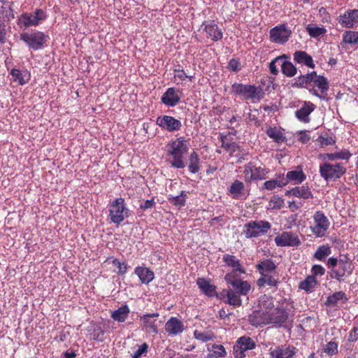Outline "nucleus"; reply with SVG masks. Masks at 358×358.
Returning <instances> with one entry per match:
<instances>
[{
  "mask_svg": "<svg viewBox=\"0 0 358 358\" xmlns=\"http://www.w3.org/2000/svg\"><path fill=\"white\" fill-rule=\"evenodd\" d=\"M259 306L261 310L254 312L249 316V321L253 326L266 324H280L287 320V312L283 308H274L273 300L268 296H261Z\"/></svg>",
  "mask_w": 358,
  "mask_h": 358,
  "instance_id": "1",
  "label": "nucleus"
},
{
  "mask_svg": "<svg viewBox=\"0 0 358 358\" xmlns=\"http://www.w3.org/2000/svg\"><path fill=\"white\" fill-rule=\"evenodd\" d=\"M167 147V152L172 158L170 161L171 166L177 169L184 168L185 164L183 161V157L189 150L188 141L184 137H179L170 141Z\"/></svg>",
  "mask_w": 358,
  "mask_h": 358,
  "instance_id": "2",
  "label": "nucleus"
},
{
  "mask_svg": "<svg viewBox=\"0 0 358 358\" xmlns=\"http://www.w3.org/2000/svg\"><path fill=\"white\" fill-rule=\"evenodd\" d=\"M327 265L331 268V276L339 281L343 280L345 276L350 275L353 267L351 262L346 257H341L339 259L331 257L329 259Z\"/></svg>",
  "mask_w": 358,
  "mask_h": 358,
  "instance_id": "3",
  "label": "nucleus"
},
{
  "mask_svg": "<svg viewBox=\"0 0 358 358\" xmlns=\"http://www.w3.org/2000/svg\"><path fill=\"white\" fill-rule=\"evenodd\" d=\"M109 218L111 222L120 224L129 216V209L126 207L124 200L117 198L108 205Z\"/></svg>",
  "mask_w": 358,
  "mask_h": 358,
  "instance_id": "4",
  "label": "nucleus"
},
{
  "mask_svg": "<svg viewBox=\"0 0 358 358\" xmlns=\"http://www.w3.org/2000/svg\"><path fill=\"white\" fill-rule=\"evenodd\" d=\"M345 171L346 169L341 163L324 162L320 166V175L327 181L340 178Z\"/></svg>",
  "mask_w": 358,
  "mask_h": 358,
  "instance_id": "5",
  "label": "nucleus"
},
{
  "mask_svg": "<svg viewBox=\"0 0 358 358\" xmlns=\"http://www.w3.org/2000/svg\"><path fill=\"white\" fill-rule=\"evenodd\" d=\"M20 39L23 41L29 48L34 50H40L46 43L48 36L42 31L24 32L20 34Z\"/></svg>",
  "mask_w": 358,
  "mask_h": 358,
  "instance_id": "6",
  "label": "nucleus"
},
{
  "mask_svg": "<svg viewBox=\"0 0 358 358\" xmlns=\"http://www.w3.org/2000/svg\"><path fill=\"white\" fill-rule=\"evenodd\" d=\"M271 227L267 221H251L245 224L243 233L247 238H255L266 234Z\"/></svg>",
  "mask_w": 358,
  "mask_h": 358,
  "instance_id": "7",
  "label": "nucleus"
},
{
  "mask_svg": "<svg viewBox=\"0 0 358 358\" xmlns=\"http://www.w3.org/2000/svg\"><path fill=\"white\" fill-rule=\"evenodd\" d=\"M269 171L268 169L257 166L253 162H249L244 166L243 178L245 182L252 180H264Z\"/></svg>",
  "mask_w": 358,
  "mask_h": 358,
  "instance_id": "8",
  "label": "nucleus"
},
{
  "mask_svg": "<svg viewBox=\"0 0 358 358\" xmlns=\"http://www.w3.org/2000/svg\"><path fill=\"white\" fill-rule=\"evenodd\" d=\"M329 225L330 222L327 216L321 211H317L313 215V223L310 226V229L316 237H323Z\"/></svg>",
  "mask_w": 358,
  "mask_h": 358,
  "instance_id": "9",
  "label": "nucleus"
},
{
  "mask_svg": "<svg viewBox=\"0 0 358 358\" xmlns=\"http://www.w3.org/2000/svg\"><path fill=\"white\" fill-rule=\"evenodd\" d=\"M46 15L42 10H36L34 13H24L17 20V24L20 27H29L37 26L41 22L45 20Z\"/></svg>",
  "mask_w": 358,
  "mask_h": 358,
  "instance_id": "10",
  "label": "nucleus"
},
{
  "mask_svg": "<svg viewBox=\"0 0 358 358\" xmlns=\"http://www.w3.org/2000/svg\"><path fill=\"white\" fill-rule=\"evenodd\" d=\"M231 92L245 99H259L260 91L253 85L234 83L231 86Z\"/></svg>",
  "mask_w": 358,
  "mask_h": 358,
  "instance_id": "11",
  "label": "nucleus"
},
{
  "mask_svg": "<svg viewBox=\"0 0 358 358\" xmlns=\"http://www.w3.org/2000/svg\"><path fill=\"white\" fill-rule=\"evenodd\" d=\"M255 342L250 337L242 336L239 338L234 346V355L236 358H243L245 356V351L255 348Z\"/></svg>",
  "mask_w": 358,
  "mask_h": 358,
  "instance_id": "12",
  "label": "nucleus"
},
{
  "mask_svg": "<svg viewBox=\"0 0 358 358\" xmlns=\"http://www.w3.org/2000/svg\"><path fill=\"white\" fill-rule=\"evenodd\" d=\"M291 33L285 24H280L270 30V38L272 42L283 44L288 41Z\"/></svg>",
  "mask_w": 358,
  "mask_h": 358,
  "instance_id": "13",
  "label": "nucleus"
},
{
  "mask_svg": "<svg viewBox=\"0 0 358 358\" xmlns=\"http://www.w3.org/2000/svg\"><path fill=\"white\" fill-rule=\"evenodd\" d=\"M228 194L234 199L243 200L249 196L250 190L243 182L236 180L228 188Z\"/></svg>",
  "mask_w": 358,
  "mask_h": 358,
  "instance_id": "14",
  "label": "nucleus"
},
{
  "mask_svg": "<svg viewBox=\"0 0 358 358\" xmlns=\"http://www.w3.org/2000/svg\"><path fill=\"white\" fill-rule=\"evenodd\" d=\"M156 123L163 129L170 132L178 131L182 127V123L179 120L169 115L158 117Z\"/></svg>",
  "mask_w": 358,
  "mask_h": 358,
  "instance_id": "15",
  "label": "nucleus"
},
{
  "mask_svg": "<svg viewBox=\"0 0 358 358\" xmlns=\"http://www.w3.org/2000/svg\"><path fill=\"white\" fill-rule=\"evenodd\" d=\"M224 279L240 295H247L251 289V286L248 281L235 279L232 273L227 274Z\"/></svg>",
  "mask_w": 358,
  "mask_h": 358,
  "instance_id": "16",
  "label": "nucleus"
},
{
  "mask_svg": "<svg viewBox=\"0 0 358 358\" xmlns=\"http://www.w3.org/2000/svg\"><path fill=\"white\" fill-rule=\"evenodd\" d=\"M296 353V348L292 345H278L269 349L271 358H292Z\"/></svg>",
  "mask_w": 358,
  "mask_h": 358,
  "instance_id": "17",
  "label": "nucleus"
},
{
  "mask_svg": "<svg viewBox=\"0 0 358 358\" xmlns=\"http://www.w3.org/2000/svg\"><path fill=\"white\" fill-rule=\"evenodd\" d=\"M329 89V83L324 77L318 76L315 72H313V80L311 82V88L310 91L313 94L320 97L319 92L321 93L326 92Z\"/></svg>",
  "mask_w": 358,
  "mask_h": 358,
  "instance_id": "18",
  "label": "nucleus"
},
{
  "mask_svg": "<svg viewBox=\"0 0 358 358\" xmlns=\"http://www.w3.org/2000/svg\"><path fill=\"white\" fill-rule=\"evenodd\" d=\"M275 243L278 246H296L300 243L297 235L292 232H283L275 238Z\"/></svg>",
  "mask_w": 358,
  "mask_h": 358,
  "instance_id": "19",
  "label": "nucleus"
},
{
  "mask_svg": "<svg viewBox=\"0 0 358 358\" xmlns=\"http://www.w3.org/2000/svg\"><path fill=\"white\" fill-rule=\"evenodd\" d=\"M158 313H152L143 315L141 317L142 322V329L149 334H156L158 332L156 320L154 318L158 317Z\"/></svg>",
  "mask_w": 358,
  "mask_h": 358,
  "instance_id": "20",
  "label": "nucleus"
},
{
  "mask_svg": "<svg viewBox=\"0 0 358 358\" xmlns=\"http://www.w3.org/2000/svg\"><path fill=\"white\" fill-rule=\"evenodd\" d=\"M180 99V92L178 90L173 87L167 89L166 92L162 96V101L168 106H176Z\"/></svg>",
  "mask_w": 358,
  "mask_h": 358,
  "instance_id": "21",
  "label": "nucleus"
},
{
  "mask_svg": "<svg viewBox=\"0 0 358 358\" xmlns=\"http://www.w3.org/2000/svg\"><path fill=\"white\" fill-rule=\"evenodd\" d=\"M339 23L345 27H353L358 24V10L346 11L339 17Z\"/></svg>",
  "mask_w": 358,
  "mask_h": 358,
  "instance_id": "22",
  "label": "nucleus"
},
{
  "mask_svg": "<svg viewBox=\"0 0 358 358\" xmlns=\"http://www.w3.org/2000/svg\"><path fill=\"white\" fill-rule=\"evenodd\" d=\"M285 195L287 196H296L303 199L313 198V194L307 185L297 186L287 190Z\"/></svg>",
  "mask_w": 358,
  "mask_h": 358,
  "instance_id": "23",
  "label": "nucleus"
},
{
  "mask_svg": "<svg viewBox=\"0 0 358 358\" xmlns=\"http://www.w3.org/2000/svg\"><path fill=\"white\" fill-rule=\"evenodd\" d=\"M315 110V106L310 102H304L303 106L295 112L297 119L303 122H310L309 115Z\"/></svg>",
  "mask_w": 358,
  "mask_h": 358,
  "instance_id": "24",
  "label": "nucleus"
},
{
  "mask_svg": "<svg viewBox=\"0 0 358 358\" xmlns=\"http://www.w3.org/2000/svg\"><path fill=\"white\" fill-rule=\"evenodd\" d=\"M347 301L348 297L346 294L344 292L339 291L329 296L325 302V305L331 308H335L342 306Z\"/></svg>",
  "mask_w": 358,
  "mask_h": 358,
  "instance_id": "25",
  "label": "nucleus"
},
{
  "mask_svg": "<svg viewBox=\"0 0 358 358\" xmlns=\"http://www.w3.org/2000/svg\"><path fill=\"white\" fill-rule=\"evenodd\" d=\"M282 179L287 181V185L289 182H293L294 185H299L306 179V176L302 169L298 167L296 170L288 171L286 174V178Z\"/></svg>",
  "mask_w": 358,
  "mask_h": 358,
  "instance_id": "26",
  "label": "nucleus"
},
{
  "mask_svg": "<svg viewBox=\"0 0 358 358\" xmlns=\"http://www.w3.org/2000/svg\"><path fill=\"white\" fill-rule=\"evenodd\" d=\"M165 329L169 335H177L183 331L184 325L180 320L171 317L166 322Z\"/></svg>",
  "mask_w": 358,
  "mask_h": 358,
  "instance_id": "27",
  "label": "nucleus"
},
{
  "mask_svg": "<svg viewBox=\"0 0 358 358\" xmlns=\"http://www.w3.org/2000/svg\"><path fill=\"white\" fill-rule=\"evenodd\" d=\"M205 31L208 37L214 41H217L222 38V32L214 21L207 22L205 24Z\"/></svg>",
  "mask_w": 358,
  "mask_h": 358,
  "instance_id": "28",
  "label": "nucleus"
},
{
  "mask_svg": "<svg viewBox=\"0 0 358 358\" xmlns=\"http://www.w3.org/2000/svg\"><path fill=\"white\" fill-rule=\"evenodd\" d=\"M279 281L278 278V273H265L261 274V278L258 279L257 284L259 287H265L268 285L271 287H275L278 285Z\"/></svg>",
  "mask_w": 358,
  "mask_h": 358,
  "instance_id": "29",
  "label": "nucleus"
},
{
  "mask_svg": "<svg viewBox=\"0 0 358 358\" xmlns=\"http://www.w3.org/2000/svg\"><path fill=\"white\" fill-rule=\"evenodd\" d=\"M11 76L13 80L21 85L28 83L31 78V74L27 70L20 71L14 69L11 71Z\"/></svg>",
  "mask_w": 358,
  "mask_h": 358,
  "instance_id": "30",
  "label": "nucleus"
},
{
  "mask_svg": "<svg viewBox=\"0 0 358 358\" xmlns=\"http://www.w3.org/2000/svg\"><path fill=\"white\" fill-rule=\"evenodd\" d=\"M134 273L142 283L148 284L154 278V273L146 267L138 266L135 268Z\"/></svg>",
  "mask_w": 358,
  "mask_h": 358,
  "instance_id": "31",
  "label": "nucleus"
},
{
  "mask_svg": "<svg viewBox=\"0 0 358 358\" xmlns=\"http://www.w3.org/2000/svg\"><path fill=\"white\" fill-rule=\"evenodd\" d=\"M208 351L207 358H222L227 355L226 350L222 345H208Z\"/></svg>",
  "mask_w": 358,
  "mask_h": 358,
  "instance_id": "32",
  "label": "nucleus"
},
{
  "mask_svg": "<svg viewBox=\"0 0 358 358\" xmlns=\"http://www.w3.org/2000/svg\"><path fill=\"white\" fill-rule=\"evenodd\" d=\"M224 262L227 265L233 268V273H238V274L245 273V269L241 265L239 261L232 255H226L223 257Z\"/></svg>",
  "mask_w": 358,
  "mask_h": 358,
  "instance_id": "33",
  "label": "nucleus"
},
{
  "mask_svg": "<svg viewBox=\"0 0 358 358\" xmlns=\"http://www.w3.org/2000/svg\"><path fill=\"white\" fill-rule=\"evenodd\" d=\"M196 283L201 292L207 296H213L215 294V287L210 281L204 278H199Z\"/></svg>",
  "mask_w": 358,
  "mask_h": 358,
  "instance_id": "34",
  "label": "nucleus"
},
{
  "mask_svg": "<svg viewBox=\"0 0 358 358\" xmlns=\"http://www.w3.org/2000/svg\"><path fill=\"white\" fill-rule=\"evenodd\" d=\"M294 59L299 63L303 64L306 66L313 68L315 66L313 58L308 55L306 52L296 51L294 54Z\"/></svg>",
  "mask_w": 358,
  "mask_h": 358,
  "instance_id": "35",
  "label": "nucleus"
},
{
  "mask_svg": "<svg viewBox=\"0 0 358 358\" xmlns=\"http://www.w3.org/2000/svg\"><path fill=\"white\" fill-rule=\"evenodd\" d=\"M260 274L273 273L276 274V266L271 260L266 259L261 262L257 266Z\"/></svg>",
  "mask_w": 358,
  "mask_h": 358,
  "instance_id": "36",
  "label": "nucleus"
},
{
  "mask_svg": "<svg viewBox=\"0 0 358 358\" xmlns=\"http://www.w3.org/2000/svg\"><path fill=\"white\" fill-rule=\"evenodd\" d=\"M317 284L318 281L314 275H308L300 282L299 288L306 292H312Z\"/></svg>",
  "mask_w": 358,
  "mask_h": 358,
  "instance_id": "37",
  "label": "nucleus"
},
{
  "mask_svg": "<svg viewBox=\"0 0 358 358\" xmlns=\"http://www.w3.org/2000/svg\"><path fill=\"white\" fill-rule=\"evenodd\" d=\"M129 313V308L127 305H124L113 312L111 317L115 321L123 322L127 318Z\"/></svg>",
  "mask_w": 358,
  "mask_h": 358,
  "instance_id": "38",
  "label": "nucleus"
},
{
  "mask_svg": "<svg viewBox=\"0 0 358 358\" xmlns=\"http://www.w3.org/2000/svg\"><path fill=\"white\" fill-rule=\"evenodd\" d=\"M188 168L192 173H196L200 170L199 158L196 152H192L189 157Z\"/></svg>",
  "mask_w": 358,
  "mask_h": 358,
  "instance_id": "39",
  "label": "nucleus"
},
{
  "mask_svg": "<svg viewBox=\"0 0 358 358\" xmlns=\"http://www.w3.org/2000/svg\"><path fill=\"white\" fill-rule=\"evenodd\" d=\"M306 29L308 34L313 38L323 36L327 31L326 29L323 27H317L313 24H308Z\"/></svg>",
  "mask_w": 358,
  "mask_h": 358,
  "instance_id": "40",
  "label": "nucleus"
},
{
  "mask_svg": "<svg viewBox=\"0 0 358 358\" xmlns=\"http://www.w3.org/2000/svg\"><path fill=\"white\" fill-rule=\"evenodd\" d=\"M281 71L287 77H292L296 73V68L289 62L283 61L280 64Z\"/></svg>",
  "mask_w": 358,
  "mask_h": 358,
  "instance_id": "41",
  "label": "nucleus"
},
{
  "mask_svg": "<svg viewBox=\"0 0 358 358\" xmlns=\"http://www.w3.org/2000/svg\"><path fill=\"white\" fill-rule=\"evenodd\" d=\"M226 296L227 297V303L229 305L234 306H240L241 305V300L240 299V294L234 290H227Z\"/></svg>",
  "mask_w": 358,
  "mask_h": 358,
  "instance_id": "42",
  "label": "nucleus"
},
{
  "mask_svg": "<svg viewBox=\"0 0 358 358\" xmlns=\"http://www.w3.org/2000/svg\"><path fill=\"white\" fill-rule=\"evenodd\" d=\"M331 252V248L328 245H323L318 247L314 257L318 260H323L327 257Z\"/></svg>",
  "mask_w": 358,
  "mask_h": 358,
  "instance_id": "43",
  "label": "nucleus"
},
{
  "mask_svg": "<svg viewBox=\"0 0 358 358\" xmlns=\"http://www.w3.org/2000/svg\"><path fill=\"white\" fill-rule=\"evenodd\" d=\"M287 185V181L281 180H271L266 181L262 188L268 190H273L277 187H282L284 186Z\"/></svg>",
  "mask_w": 358,
  "mask_h": 358,
  "instance_id": "44",
  "label": "nucleus"
},
{
  "mask_svg": "<svg viewBox=\"0 0 358 358\" xmlns=\"http://www.w3.org/2000/svg\"><path fill=\"white\" fill-rule=\"evenodd\" d=\"M343 41L345 43L358 44V32L353 31H345L343 35Z\"/></svg>",
  "mask_w": 358,
  "mask_h": 358,
  "instance_id": "45",
  "label": "nucleus"
},
{
  "mask_svg": "<svg viewBox=\"0 0 358 358\" xmlns=\"http://www.w3.org/2000/svg\"><path fill=\"white\" fill-rule=\"evenodd\" d=\"M187 195L185 193V192L182 191L180 194V195L176 196H170L169 201L170 202L173 204L174 206L180 208L182 206H184L185 204Z\"/></svg>",
  "mask_w": 358,
  "mask_h": 358,
  "instance_id": "46",
  "label": "nucleus"
},
{
  "mask_svg": "<svg viewBox=\"0 0 358 358\" xmlns=\"http://www.w3.org/2000/svg\"><path fill=\"white\" fill-rule=\"evenodd\" d=\"M194 336L196 340L203 343L210 341L214 338L213 334L210 331H200L198 330L194 331Z\"/></svg>",
  "mask_w": 358,
  "mask_h": 358,
  "instance_id": "47",
  "label": "nucleus"
},
{
  "mask_svg": "<svg viewBox=\"0 0 358 358\" xmlns=\"http://www.w3.org/2000/svg\"><path fill=\"white\" fill-rule=\"evenodd\" d=\"M267 135L277 142L282 141L285 136L282 131L277 128H269L266 131Z\"/></svg>",
  "mask_w": 358,
  "mask_h": 358,
  "instance_id": "48",
  "label": "nucleus"
},
{
  "mask_svg": "<svg viewBox=\"0 0 358 358\" xmlns=\"http://www.w3.org/2000/svg\"><path fill=\"white\" fill-rule=\"evenodd\" d=\"M313 72L299 77L297 81L298 84L300 86L305 87L310 90L311 88V82L313 80Z\"/></svg>",
  "mask_w": 358,
  "mask_h": 358,
  "instance_id": "49",
  "label": "nucleus"
},
{
  "mask_svg": "<svg viewBox=\"0 0 358 358\" xmlns=\"http://www.w3.org/2000/svg\"><path fill=\"white\" fill-rule=\"evenodd\" d=\"M108 263H111L113 266L117 268V271H115L117 273L120 274H124L127 271V265L124 263L120 262L117 259H113L110 258L107 259L106 261Z\"/></svg>",
  "mask_w": 358,
  "mask_h": 358,
  "instance_id": "50",
  "label": "nucleus"
},
{
  "mask_svg": "<svg viewBox=\"0 0 358 358\" xmlns=\"http://www.w3.org/2000/svg\"><path fill=\"white\" fill-rule=\"evenodd\" d=\"M317 144L321 147H327L335 143L336 140L334 137L329 136H321L317 139Z\"/></svg>",
  "mask_w": 358,
  "mask_h": 358,
  "instance_id": "51",
  "label": "nucleus"
},
{
  "mask_svg": "<svg viewBox=\"0 0 358 358\" xmlns=\"http://www.w3.org/2000/svg\"><path fill=\"white\" fill-rule=\"evenodd\" d=\"M284 205V199L281 197L274 195L269 201V206L273 209H280Z\"/></svg>",
  "mask_w": 358,
  "mask_h": 358,
  "instance_id": "52",
  "label": "nucleus"
},
{
  "mask_svg": "<svg viewBox=\"0 0 358 358\" xmlns=\"http://www.w3.org/2000/svg\"><path fill=\"white\" fill-rule=\"evenodd\" d=\"M324 352L329 356H332L338 352V344L334 341L329 342L324 348Z\"/></svg>",
  "mask_w": 358,
  "mask_h": 358,
  "instance_id": "53",
  "label": "nucleus"
},
{
  "mask_svg": "<svg viewBox=\"0 0 358 358\" xmlns=\"http://www.w3.org/2000/svg\"><path fill=\"white\" fill-rule=\"evenodd\" d=\"M185 78H192V76H188L182 69H176L174 74L175 82L183 81Z\"/></svg>",
  "mask_w": 358,
  "mask_h": 358,
  "instance_id": "54",
  "label": "nucleus"
},
{
  "mask_svg": "<svg viewBox=\"0 0 358 358\" xmlns=\"http://www.w3.org/2000/svg\"><path fill=\"white\" fill-rule=\"evenodd\" d=\"M0 13L3 15V17L7 20L14 18L13 11L10 7L2 6L0 10Z\"/></svg>",
  "mask_w": 358,
  "mask_h": 358,
  "instance_id": "55",
  "label": "nucleus"
},
{
  "mask_svg": "<svg viewBox=\"0 0 358 358\" xmlns=\"http://www.w3.org/2000/svg\"><path fill=\"white\" fill-rule=\"evenodd\" d=\"M285 56L283 55L282 57H276L275 59L271 61L269 64V69L272 74L277 75L278 73V70L276 66V64L282 62V59L285 58Z\"/></svg>",
  "mask_w": 358,
  "mask_h": 358,
  "instance_id": "56",
  "label": "nucleus"
},
{
  "mask_svg": "<svg viewBox=\"0 0 358 358\" xmlns=\"http://www.w3.org/2000/svg\"><path fill=\"white\" fill-rule=\"evenodd\" d=\"M312 275H314L315 278L317 275H323L325 272V269L320 265H314L312 268Z\"/></svg>",
  "mask_w": 358,
  "mask_h": 358,
  "instance_id": "57",
  "label": "nucleus"
},
{
  "mask_svg": "<svg viewBox=\"0 0 358 358\" xmlns=\"http://www.w3.org/2000/svg\"><path fill=\"white\" fill-rule=\"evenodd\" d=\"M228 68L233 71H238L241 69V64L238 60L233 59L229 61Z\"/></svg>",
  "mask_w": 358,
  "mask_h": 358,
  "instance_id": "58",
  "label": "nucleus"
},
{
  "mask_svg": "<svg viewBox=\"0 0 358 358\" xmlns=\"http://www.w3.org/2000/svg\"><path fill=\"white\" fill-rule=\"evenodd\" d=\"M147 345L145 343L141 345L138 349L135 351L132 355L133 358H139L143 353L147 350Z\"/></svg>",
  "mask_w": 358,
  "mask_h": 358,
  "instance_id": "59",
  "label": "nucleus"
},
{
  "mask_svg": "<svg viewBox=\"0 0 358 358\" xmlns=\"http://www.w3.org/2000/svg\"><path fill=\"white\" fill-rule=\"evenodd\" d=\"M337 153L338 159L348 160L351 157V153L348 150H342Z\"/></svg>",
  "mask_w": 358,
  "mask_h": 358,
  "instance_id": "60",
  "label": "nucleus"
},
{
  "mask_svg": "<svg viewBox=\"0 0 358 358\" xmlns=\"http://www.w3.org/2000/svg\"><path fill=\"white\" fill-rule=\"evenodd\" d=\"M6 36V26L3 22L0 20V42H3Z\"/></svg>",
  "mask_w": 358,
  "mask_h": 358,
  "instance_id": "61",
  "label": "nucleus"
},
{
  "mask_svg": "<svg viewBox=\"0 0 358 358\" xmlns=\"http://www.w3.org/2000/svg\"><path fill=\"white\" fill-rule=\"evenodd\" d=\"M299 139L303 143H307L310 140L309 136L305 132H301L299 134Z\"/></svg>",
  "mask_w": 358,
  "mask_h": 358,
  "instance_id": "62",
  "label": "nucleus"
},
{
  "mask_svg": "<svg viewBox=\"0 0 358 358\" xmlns=\"http://www.w3.org/2000/svg\"><path fill=\"white\" fill-rule=\"evenodd\" d=\"M324 159H327L331 160V161L338 159V153L336 152H334V153H327V154H325L324 155Z\"/></svg>",
  "mask_w": 358,
  "mask_h": 358,
  "instance_id": "63",
  "label": "nucleus"
},
{
  "mask_svg": "<svg viewBox=\"0 0 358 358\" xmlns=\"http://www.w3.org/2000/svg\"><path fill=\"white\" fill-rule=\"evenodd\" d=\"M222 147L225 148L227 150H230L232 152H235L236 145L235 143L228 144L223 141Z\"/></svg>",
  "mask_w": 358,
  "mask_h": 358,
  "instance_id": "64",
  "label": "nucleus"
}]
</instances>
